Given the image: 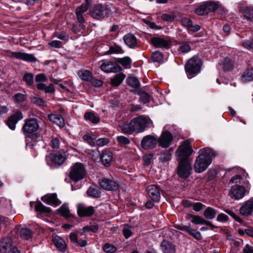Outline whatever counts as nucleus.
Listing matches in <instances>:
<instances>
[{"mask_svg":"<svg viewBox=\"0 0 253 253\" xmlns=\"http://www.w3.org/2000/svg\"><path fill=\"white\" fill-rule=\"evenodd\" d=\"M153 126L152 120L147 117L139 116L131 120L129 123H124L120 126L122 132L131 134L133 132H143L146 128Z\"/></svg>","mask_w":253,"mask_h":253,"instance_id":"f257e3e1","label":"nucleus"},{"mask_svg":"<svg viewBox=\"0 0 253 253\" xmlns=\"http://www.w3.org/2000/svg\"><path fill=\"white\" fill-rule=\"evenodd\" d=\"M215 156L213 150L209 148L200 149L199 155L194 163V170L197 173H201L205 171L211 165L212 159Z\"/></svg>","mask_w":253,"mask_h":253,"instance_id":"f03ea898","label":"nucleus"},{"mask_svg":"<svg viewBox=\"0 0 253 253\" xmlns=\"http://www.w3.org/2000/svg\"><path fill=\"white\" fill-rule=\"evenodd\" d=\"M21 131L26 138L36 140L40 137V125L36 118H30L25 120Z\"/></svg>","mask_w":253,"mask_h":253,"instance_id":"7ed1b4c3","label":"nucleus"},{"mask_svg":"<svg viewBox=\"0 0 253 253\" xmlns=\"http://www.w3.org/2000/svg\"><path fill=\"white\" fill-rule=\"evenodd\" d=\"M202 64L201 59L196 56H193L187 62L185 69L189 79L194 77L200 72Z\"/></svg>","mask_w":253,"mask_h":253,"instance_id":"20e7f679","label":"nucleus"},{"mask_svg":"<svg viewBox=\"0 0 253 253\" xmlns=\"http://www.w3.org/2000/svg\"><path fill=\"white\" fill-rule=\"evenodd\" d=\"M85 174L84 166L80 163H76L70 169L69 177L72 180L77 182L83 179Z\"/></svg>","mask_w":253,"mask_h":253,"instance_id":"39448f33","label":"nucleus"},{"mask_svg":"<svg viewBox=\"0 0 253 253\" xmlns=\"http://www.w3.org/2000/svg\"><path fill=\"white\" fill-rule=\"evenodd\" d=\"M193 150L189 140H185L178 147L176 154L178 161L188 160V157L192 154Z\"/></svg>","mask_w":253,"mask_h":253,"instance_id":"423d86ee","label":"nucleus"},{"mask_svg":"<svg viewBox=\"0 0 253 253\" xmlns=\"http://www.w3.org/2000/svg\"><path fill=\"white\" fill-rule=\"evenodd\" d=\"M191 169L192 168L189 160L179 161L177 172L180 177L187 178L190 174Z\"/></svg>","mask_w":253,"mask_h":253,"instance_id":"0eeeda50","label":"nucleus"},{"mask_svg":"<svg viewBox=\"0 0 253 253\" xmlns=\"http://www.w3.org/2000/svg\"><path fill=\"white\" fill-rule=\"evenodd\" d=\"M102 62L100 68L105 73H118L122 70L121 67L118 63L111 61H103Z\"/></svg>","mask_w":253,"mask_h":253,"instance_id":"6e6552de","label":"nucleus"},{"mask_svg":"<svg viewBox=\"0 0 253 253\" xmlns=\"http://www.w3.org/2000/svg\"><path fill=\"white\" fill-rule=\"evenodd\" d=\"M157 143V137L152 135H147L142 139L141 146L145 149H152L156 147Z\"/></svg>","mask_w":253,"mask_h":253,"instance_id":"1a4fd4ad","label":"nucleus"},{"mask_svg":"<svg viewBox=\"0 0 253 253\" xmlns=\"http://www.w3.org/2000/svg\"><path fill=\"white\" fill-rule=\"evenodd\" d=\"M158 140V143L160 146L162 148H168L173 140V137L171 133L165 131L162 133Z\"/></svg>","mask_w":253,"mask_h":253,"instance_id":"9d476101","label":"nucleus"},{"mask_svg":"<svg viewBox=\"0 0 253 253\" xmlns=\"http://www.w3.org/2000/svg\"><path fill=\"white\" fill-rule=\"evenodd\" d=\"M110 10L106 6L101 4L95 5L91 12V16L94 18L99 19L104 17L105 14H107Z\"/></svg>","mask_w":253,"mask_h":253,"instance_id":"9b49d317","label":"nucleus"},{"mask_svg":"<svg viewBox=\"0 0 253 253\" xmlns=\"http://www.w3.org/2000/svg\"><path fill=\"white\" fill-rule=\"evenodd\" d=\"M146 191L150 198L155 202H158L161 198L160 188L155 185H150L147 187Z\"/></svg>","mask_w":253,"mask_h":253,"instance_id":"f8f14e48","label":"nucleus"},{"mask_svg":"<svg viewBox=\"0 0 253 253\" xmlns=\"http://www.w3.org/2000/svg\"><path fill=\"white\" fill-rule=\"evenodd\" d=\"M95 210L92 206L86 207L84 204H78L77 212L80 217L90 216L94 213Z\"/></svg>","mask_w":253,"mask_h":253,"instance_id":"ddd939ff","label":"nucleus"},{"mask_svg":"<svg viewBox=\"0 0 253 253\" xmlns=\"http://www.w3.org/2000/svg\"><path fill=\"white\" fill-rule=\"evenodd\" d=\"M100 186L108 191H114L118 189V184L114 180L108 179V178H103L99 181Z\"/></svg>","mask_w":253,"mask_h":253,"instance_id":"4468645a","label":"nucleus"},{"mask_svg":"<svg viewBox=\"0 0 253 253\" xmlns=\"http://www.w3.org/2000/svg\"><path fill=\"white\" fill-rule=\"evenodd\" d=\"M150 43L156 48H169L170 45L169 41L159 37H154L150 41Z\"/></svg>","mask_w":253,"mask_h":253,"instance_id":"2eb2a0df","label":"nucleus"},{"mask_svg":"<svg viewBox=\"0 0 253 253\" xmlns=\"http://www.w3.org/2000/svg\"><path fill=\"white\" fill-rule=\"evenodd\" d=\"M23 119V115L20 111H16L7 119L6 124L12 130H14L18 122Z\"/></svg>","mask_w":253,"mask_h":253,"instance_id":"dca6fc26","label":"nucleus"},{"mask_svg":"<svg viewBox=\"0 0 253 253\" xmlns=\"http://www.w3.org/2000/svg\"><path fill=\"white\" fill-rule=\"evenodd\" d=\"M10 56L27 62H35L37 60L33 54L21 52H11Z\"/></svg>","mask_w":253,"mask_h":253,"instance_id":"f3484780","label":"nucleus"},{"mask_svg":"<svg viewBox=\"0 0 253 253\" xmlns=\"http://www.w3.org/2000/svg\"><path fill=\"white\" fill-rule=\"evenodd\" d=\"M245 194V189L243 186L235 185L230 190V196L236 200L242 198Z\"/></svg>","mask_w":253,"mask_h":253,"instance_id":"a211bd4d","label":"nucleus"},{"mask_svg":"<svg viewBox=\"0 0 253 253\" xmlns=\"http://www.w3.org/2000/svg\"><path fill=\"white\" fill-rule=\"evenodd\" d=\"M52 242L59 251L64 253L66 251L67 248V244L61 237L57 235L53 236Z\"/></svg>","mask_w":253,"mask_h":253,"instance_id":"6ab92c4d","label":"nucleus"},{"mask_svg":"<svg viewBox=\"0 0 253 253\" xmlns=\"http://www.w3.org/2000/svg\"><path fill=\"white\" fill-rule=\"evenodd\" d=\"M13 241L10 237H4L0 241V252L6 253L11 251Z\"/></svg>","mask_w":253,"mask_h":253,"instance_id":"aec40b11","label":"nucleus"},{"mask_svg":"<svg viewBox=\"0 0 253 253\" xmlns=\"http://www.w3.org/2000/svg\"><path fill=\"white\" fill-rule=\"evenodd\" d=\"M219 66L223 71L229 72L234 68L235 63L230 58L226 57L221 61Z\"/></svg>","mask_w":253,"mask_h":253,"instance_id":"412c9836","label":"nucleus"},{"mask_svg":"<svg viewBox=\"0 0 253 253\" xmlns=\"http://www.w3.org/2000/svg\"><path fill=\"white\" fill-rule=\"evenodd\" d=\"M180 22L183 26L187 27L190 31L194 32H197L201 29L200 26L197 24L193 25L191 20L187 17H182Z\"/></svg>","mask_w":253,"mask_h":253,"instance_id":"4be33fe9","label":"nucleus"},{"mask_svg":"<svg viewBox=\"0 0 253 253\" xmlns=\"http://www.w3.org/2000/svg\"><path fill=\"white\" fill-rule=\"evenodd\" d=\"M253 211V199L247 201L240 209V212L241 214L248 216L251 214Z\"/></svg>","mask_w":253,"mask_h":253,"instance_id":"5701e85b","label":"nucleus"},{"mask_svg":"<svg viewBox=\"0 0 253 253\" xmlns=\"http://www.w3.org/2000/svg\"><path fill=\"white\" fill-rule=\"evenodd\" d=\"M69 237L71 243L76 244L81 247H84L87 245V242L86 240H79L78 232L77 230L71 232Z\"/></svg>","mask_w":253,"mask_h":253,"instance_id":"b1692460","label":"nucleus"},{"mask_svg":"<svg viewBox=\"0 0 253 253\" xmlns=\"http://www.w3.org/2000/svg\"><path fill=\"white\" fill-rule=\"evenodd\" d=\"M123 39L125 43L130 48H135L138 46L137 39L132 34L126 35Z\"/></svg>","mask_w":253,"mask_h":253,"instance_id":"393cba45","label":"nucleus"},{"mask_svg":"<svg viewBox=\"0 0 253 253\" xmlns=\"http://www.w3.org/2000/svg\"><path fill=\"white\" fill-rule=\"evenodd\" d=\"M48 118L50 121L60 127H63L65 126L64 120L61 115L50 114L48 115Z\"/></svg>","mask_w":253,"mask_h":253,"instance_id":"a878e982","label":"nucleus"},{"mask_svg":"<svg viewBox=\"0 0 253 253\" xmlns=\"http://www.w3.org/2000/svg\"><path fill=\"white\" fill-rule=\"evenodd\" d=\"M42 200L43 202L49 205L58 206L61 204L60 201L57 199V196L55 194L44 196L42 197Z\"/></svg>","mask_w":253,"mask_h":253,"instance_id":"bb28decb","label":"nucleus"},{"mask_svg":"<svg viewBox=\"0 0 253 253\" xmlns=\"http://www.w3.org/2000/svg\"><path fill=\"white\" fill-rule=\"evenodd\" d=\"M185 218L187 220H190L192 223L195 224H205L206 220L200 216L191 213L187 214L185 215Z\"/></svg>","mask_w":253,"mask_h":253,"instance_id":"cd10ccee","label":"nucleus"},{"mask_svg":"<svg viewBox=\"0 0 253 253\" xmlns=\"http://www.w3.org/2000/svg\"><path fill=\"white\" fill-rule=\"evenodd\" d=\"M161 245L164 253H175V246L169 242L164 240Z\"/></svg>","mask_w":253,"mask_h":253,"instance_id":"c85d7f7f","label":"nucleus"},{"mask_svg":"<svg viewBox=\"0 0 253 253\" xmlns=\"http://www.w3.org/2000/svg\"><path fill=\"white\" fill-rule=\"evenodd\" d=\"M37 87L39 90H43L46 93H53L55 91L53 84H50L46 86L44 83H39L37 84Z\"/></svg>","mask_w":253,"mask_h":253,"instance_id":"c756f323","label":"nucleus"},{"mask_svg":"<svg viewBox=\"0 0 253 253\" xmlns=\"http://www.w3.org/2000/svg\"><path fill=\"white\" fill-rule=\"evenodd\" d=\"M112 158L113 154L112 152L109 151H105L103 153L101 156V162L104 166L108 167L111 164Z\"/></svg>","mask_w":253,"mask_h":253,"instance_id":"7c9ffc66","label":"nucleus"},{"mask_svg":"<svg viewBox=\"0 0 253 253\" xmlns=\"http://www.w3.org/2000/svg\"><path fill=\"white\" fill-rule=\"evenodd\" d=\"M126 76L122 73L116 74L111 79V84L113 86H118L122 84Z\"/></svg>","mask_w":253,"mask_h":253,"instance_id":"2f4dec72","label":"nucleus"},{"mask_svg":"<svg viewBox=\"0 0 253 253\" xmlns=\"http://www.w3.org/2000/svg\"><path fill=\"white\" fill-rule=\"evenodd\" d=\"M19 234L22 239L26 240L31 239L33 236L32 230L28 228H22L20 229Z\"/></svg>","mask_w":253,"mask_h":253,"instance_id":"473e14b6","label":"nucleus"},{"mask_svg":"<svg viewBox=\"0 0 253 253\" xmlns=\"http://www.w3.org/2000/svg\"><path fill=\"white\" fill-rule=\"evenodd\" d=\"M84 117L85 120L89 121L93 124H97L100 121L99 117L96 116L94 114L91 112H87L85 113Z\"/></svg>","mask_w":253,"mask_h":253,"instance_id":"72a5a7b5","label":"nucleus"},{"mask_svg":"<svg viewBox=\"0 0 253 253\" xmlns=\"http://www.w3.org/2000/svg\"><path fill=\"white\" fill-rule=\"evenodd\" d=\"M78 75L82 80L85 81H89L91 80L92 77L91 73L86 70H83L79 71Z\"/></svg>","mask_w":253,"mask_h":253,"instance_id":"f704fd0d","label":"nucleus"},{"mask_svg":"<svg viewBox=\"0 0 253 253\" xmlns=\"http://www.w3.org/2000/svg\"><path fill=\"white\" fill-rule=\"evenodd\" d=\"M58 211L63 216L66 218H69L72 216V213L70 212L69 207L66 204H63Z\"/></svg>","mask_w":253,"mask_h":253,"instance_id":"c9c22d12","label":"nucleus"},{"mask_svg":"<svg viewBox=\"0 0 253 253\" xmlns=\"http://www.w3.org/2000/svg\"><path fill=\"white\" fill-rule=\"evenodd\" d=\"M253 79V69L247 70L242 77V81L244 82H250Z\"/></svg>","mask_w":253,"mask_h":253,"instance_id":"e433bc0d","label":"nucleus"},{"mask_svg":"<svg viewBox=\"0 0 253 253\" xmlns=\"http://www.w3.org/2000/svg\"><path fill=\"white\" fill-rule=\"evenodd\" d=\"M126 83L133 88H137L139 85V82L138 79L134 76H129L126 79Z\"/></svg>","mask_w":253,"mask_h":253,"instance_id":"4c0bfd02","label":"nucleus"},{"mask_svg":"<svg viewBox=\"0 0 253 253\" xmlns=\"http://www.w3.org/2000/svg\"><path fill=\"white\" fill-rule=\"evenodd\" d=\"M51 159L53 163L60 165L63 163L65 158L60 154H53L51 156Z\"/></svg>","mask_w":253,"mask_h":253,"instance_id":"58836bf2","label":"nucleus"},{"mask_svg":"<svg viewBox=\"0 0 253 253\" xmlns=\"http://www.w3.org/2000/svg\"><path fill=\"white\" fill-rule=\"evenodd\" d=\"M35 210L41 213H50L51 211L50 208L46 207L41 202H38L36 204Z\"/></svg>","mask_w":253,"mask_h":253,"instance_id":"ea45409f","label":"nucleus"},{"mask_svg":"<svg viewBox=\"0 0 253 253\" xmlns=\"http://www.w3.org/2000/svg\"><path fill=\"white\" fill-rule=\"evenodd\" d=\"M216 213V212L214 209L211 207H208L205 211L204 215L207 218L212 219L214 218Z\"/></svg>","mask_w":253,"mask_h":253,"instance_id":"a19ab883","label":"nucleus"},{"mask_svg":"<svg viewBox=\"0 0 253 253\" xmlns=\"http://www.w3.org/2000/svg\"><path fill=\"white\" fill-rule=\"evenodd\" d=\"M14 101L16 103H21L25 101L27 99L26 93H17L13 96Z\"/></svg>","mask_w":253,"mask_h":253,"instance_id":"79ce46f5","label":"nucleus"},{"mask_svg":"<svg viewBox=\"0 0 253 253\" xmlns=\"http://www.w3.org/2000/svg\"><path fill=\"white\" fill-rule=\"evenodd\" d=\"M206 5L207 6V10L208 11V13L210 12H214L215 11L219 6L218 2L212 1H209L206 2Z\"/></svg>","mask_w":253,"mask_h":253,"instance_id":"37998d69","label":"nucleus"},{"mask_svg":"<svg viewBox=\"0 0 253 253\" xmlns=\"http://www.w3.org/2000/svg\"><path fill=\"white\" fill-rule=\"evenodd\" d=\"M207 6L206 3L205 2L203 4L201 5L199 7H197L195 10V12L199 15H203L208 14V11L207 10Z\"/></svg>","mask_w":253,"mask_h":253,"instance_id":"c03bdc74","label":"nucleus"},{"mask_svg":"<svg viewBox=\"0 0 253 253\" xmlns=\"http://www.w3.org/2000/svg\"><path fill=\"white\" fill-rule=\"evenodd\" d=\"M23 80L26 82L28 86H32L34 84V76L31 73H26L23 77Z\"/></svg>","mask_w":253,"mask_h":253,"instance_id":"a18cd8bd","label":"nucleus"},{"mask_svg":"<svg viewBox=\"0 0 253 253\" xmlns=\"http://www.w3.org/2000/svg\"><path fill=\"white\" fill-rule=\"evenodd\" d=\"M191 49V46L189 42H183L179 47V51L182 53H187Z\"/></svg>","mask_w":253,"mask_h":253,"instance_id":"49530a36","label":"nucleus"},{"mask_svg":"<svg viewBox=\"0 0 253 253\" xmlns=\"http://www.w3.org/2000/svg\"><path fill=\"white\" fill-rule=\"evenodd\" d=\"M117 140L119 144L121 146H125L128 145L130 143V140L127 137L124 136H118L117 138Z\"/></svg>","mask_w":253,"mask_h":253,"instance_id":"de8ad7c7","label":"nucleus"},{"mask_svg":"<svg viewBox=\"0 0 253 253\" xmlns=\"http://www.w3.org/2000/svg\"><path fill=\"white\" fill-rule=\"evenodd\" d=\"M103 250L106 253H114L117 251V248L110 243H106L102 247Z\"/></svg>","mask_w":253,"mask_h":253,"instance_id":"09e8293b","label":"nucleus"},{"mask_svg":"<svg viewBox=\"0 0 253 253\" xmlns=\"http://www.w3.org/2000/svg\"><path fill=\"white\" fill-rule=\"evenodd\" d=\"M242 12L247 19L253 21V7H246Z\"/></svg>","mask_w":253,"mask_h":253,"instance_id":"8fccbe9b","label":"nucleus"},{"mask_svg":"<svg viewBox=\"0 0 253 253\" xmlns=\"http://www.w3.org/2000/svg\"><path fill=\"white\" fill-rule=\"evenodd\" d=\"M109 52L111 54H122L124 53L122 48L116 44L111 46Z\"/></svg>","mask_w":253,"mask_h":253,"instance_id":"3c124183","label":"nucleus"},{"mask_svg":"<svg viewBox=\"0 0 253 253\" xmlns=\"http://www.w3.org/2000/svg\"><path fill=\"white\" fill-rule=\"evenodd\" d=\"M118 61L125 68H129L130 67L131 59L128 57L120 58Z\"/></svg>","mask_w":253,"mask_h":253,"instance_id":"603ef678","label":"nucleus"},{"mask_svg":"<svg viewBox=\"0 0 253 253\" xmlns=\"http://www.w3.org/2000/svg\"><path fill=\"white\" fill-rule=\"evenodd\" d=\"M151 58L153 62H160L162 61L163 56L160 52L157 51L152 53Z\"/></svg>","mask_w":253,"mask_h":253,"instance_id":"864d4df0","label":"nucleus"},{"mask_svg":"<svg viewBox=\"0 0 253 253\" xmlns=\"http://www.w3.org/2000/svg\"><path fill=\"white\" fill-rule=\"evenodd\" d=\"M32 103L40 106H45V103L42 99L38 96H33L31 98Z\"/></svg>","mask_w":253,"mask_h":253,"instance_id":"5fc2aeb1","label":"nucleus"},{"mask_svg":"<svg viewBox=\"0 0 253 253\" xmlns=\"http://www.w3.org/2000/svg\"><path fill=\"white\" fill-rule=\"evenodd\" d=\"M188 233L197 240H199L201 239L202 236L200 232L195 229H192L191 227Z\"/></svg>","mask_w":253,"mask_h":253,"instance_id":"6e6d98bb","label":"nucleus"},{"mask_svg":"<svg viewBox=\"0 0 253 253\" xmlns=\"http://www.w3.org/2000/svg\"><path fill=\"white\" fill-rule=\"evenodd\" d=\"M83 139L86 142L89 144L90 146H95V143L94 141V138H93L91 135L88 134L84 135L83 136Z\"/></svg>","mask_w":253,"mask_h":253,"instance_id":"4d7b16f0","label":"nucleus"},{"mask_svg":"<svg viewBox=\"0 0 253 253\" xmlns=\"http://www.w3.org/2000/svg\"><path fill=\"white\" fill-rule=\"evenodd\" d=\"M140 98L143 103H148L150 101L149 95L145 91H141L140 93Z\"/></svg>","mask_w":253,"mask_h":253,"instance_id":"13d9d810","label":"nucleus"},{"mask_svg":"<svg viewBox=\"0 0 253 253\" xmlns=\"http://www.w3.org/2000/svg\"><path fill=\"white\" fill-rule=\"evenodd\" d=\"M87 194L94 198H97L99 196L98 190L94 188L90 187L87 191Z\"/></svg>","mask_w":253,"mask_h":253,"instance_id":"bf43d9fd","label":"nucleus"},{"mask_svg":"<svg viewBox=\"0 0 253 253\" xmlns=\"http://www.w3.org/2000/svg\"><path fill=\"white\" fill-rule=\"evenodd\" d=\"M88 8V6L85 4H82L77 8L76 10V14L83 15L84 13L87 10Z\"/></svg>","mask_w":253,"mask_h":253,"instance_id":"052dcab7","label":"nucleus"},{"mask_svg":"<svg viewBox=\"0 0 253 253\" xmlns=\"http://www.w3.org/2000/svg\"><path fill=\"white\" fill-rule=\"evenodd\" d=\"M47 80V78L43 74H39L36 76L35 81L38 84L44 83Z\"/></svg>","mask_w":253,"mask_h":253,"instance_id":"680f3d73","label":"nucleus"},{"mask_svg":"<svg viewBox=\"0 0 253 253\" xmlns=\"http://www.w3.org/2000/svg\"><path fill=\"white\" fill-rule=\"evenodd\" d=\"M241 45L245 48L250 50L253 48V38L250 41L244 42L241 43Z\"/></svg>","mask_w":253,"mask_h":253,"instance_id":"e2e57ef3","label":"nucleus"},{"mask_svg":"<svg viewBox=\"0 0 253 253\" xmlns=\"http://www.w3.org/2000/svg\"><path fill=\"white\" fill-rule=\"evenodd\" d=\"M109 142V140L107 138H100L96 140V145L100 147L104 146Z\"/></svg>","mask_w":253,"mask_h":253,"instance_id":"0e129e2a","label":"nucleus"},{"mask_svg":"<svg viewBox=\"0 0 253 253\" xmlns=\"http://www.w3.org/2000/svg\"><path fill=\"white\" fill-rule=\"evenodd\" d=\"M123 234L126 239L129 238L132 235V231L130 227L126 225L123 229Z\"/></svg>","mask_w":253,"mask_h":253,"instance_id":"69168bd1","label":"nucleus"},{"mask_svg":"<svg viewBox=\"0 0 253 253\" xmlns=\"http://www.w3.org/2000/svg\"><path fill=\"white\" fill-rule=\"evenodd\" d=\"M51 146L54 149L58 148L60 146V140L57 137H53L51 140Z\"/></svg>","mask_w":253,"mask_h":253,"instance_id":"338daca9","label":"nucleus"},{"mask_svg":"<svg viewBox=\"0 0 253 253\" xmlns=\"http://www.w3.org/2000/svg\"><path fill=\"white\" fill-rule=\"evenodd\" d=\"M161 19L167 22H172L174 19V16L169 14H163L161 15Z\"/></svg>","mask_w":253,"mask_h":253,"instance_id":"774afa93","label":"nucleus"}]
</instances>
